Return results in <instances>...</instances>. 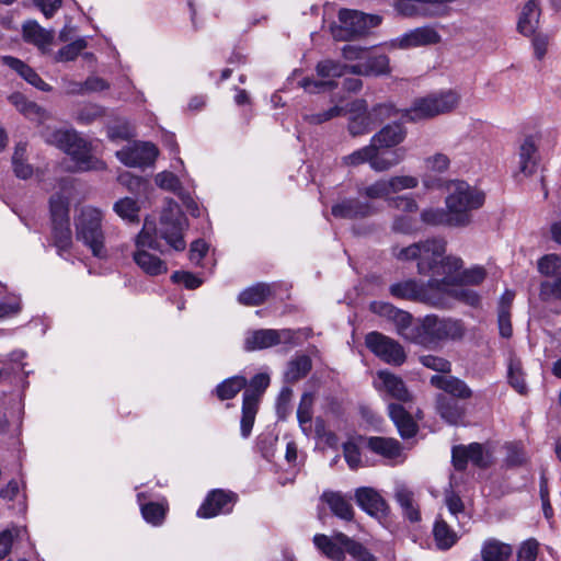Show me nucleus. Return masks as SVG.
I'll return each instance as SVG.
<instances>
[{"label": "nucleus", "mask_w": 561, "mask_h": 561, "mask_svg": "<svg viewBox=\"0 0 561 561\" xmlns=\"http://www.w3.org/2000/svg\"><path fill=\"white\" fill-rule=\"evenodd\" d=\"M447 241L433 237L412 243L405 248L396 247L392 254L400 261H417V273L430 276L428 286L437 293H447L457 280V272L463 261L456 255H445Z\"/></svg>", "instance_id": "nucleus-1"}, {"label": "nucleus", "mask_w": 561, "mask_h": 561, "mask_svg": "<svg viewBox=\"0 0 561 561\" xmlns=\"http://www.w3.org/2000/svg\"><path fill=\"white\" fill-rule=\"evenodd\" d=\"M103 220L104 213L91 205L83 206L75 220L77 239L100 259L107 255Z\"/></svg>", "instance_id": "nucleus-2"}, {"label": "nucleus", "mask_w": 561, "mask_h": 561, "mask_svg": "<svg viewBox=\"0 0 561 561\" xmlns=\"http://www.w3.org/2000/svg\"><path fill=\"white\" fill-rule=\"evenodd\" d=\"M484 203V194L471 187L463 181H456L449 185V194L446 197V207L451 215L455 227H462L470 222V211L481 207Z\"/></svg>", "instance_id": "nucleus-3"}, {"label": "nucleus", "mask_w": 561, "mask_h": 561, "mask_svg": "<svg viewBox=\"0 0 561 561\" xmlns=\"http://www.w3.org/2000/svg\"><path fill=\"white\" fill-rule=\"evenodd\" d=\"M460 101V95L454 90H446L416 99L407 111L411 121L432 118L455 110Z\"/></svg>", "instance_id": "nucleus-4"}, {"label": "nucleus", "mask_w": 561, "mask_h": 561, "mask_svg": "<svg viewBox=\"0 0 561 561\" xmlns=\"http://www.w3.org/2000/svg\"><path fill=\"white\" fill-rule=\"evenodd\" d=\"M339 22L340 25L331 28L332 36L336 41H348L379 25L381 18L365 14L357 10L341 9L339 12Z\"/></svg>", "instance_id": "nucleus-5"}, {"label": "nucleus", "mask_w": 561, "mask_h": 561, "mask_svg": "<svg viewBox=\"0 0 561 561\" xmlns=\"http://www.w3.org/2000/svg\"><path fill=\"white\" fill-rule=\"evenodd\" d=\"M308 336L309 333L305 330L260 329L250 333L245 340V345L250 351L271 348L280 343L297 346L301 340H306Z\"/></svg>", "instance_id": "nucleus-6"}, {"label": "nucleus", "mask_w": 561, "mask_h": 561, "mask_svg": "<svg viewBox=\"0 0 561 561\" xmlns=\"http://www.w3.org/2000/svg\"><path fill=\"white\" fill-rule=\"evenodd\" d=\"M348 67L350 66L342 65L331 59L319 61L316 66V72L319 79L306 77L299 81V85L309 93L334 90L337 88V82L334 79L348 72Z\"/></svg>", "instance_id": "nucleus-7"}, {"label": "nucleus", "mask_w": 561, "mask_h": 561, "mask_svg": "<svg viewBox=\"0 0 561 561\" xmlns=\"http://www.w3.org/2000/svg\"><path fill=\"white\" fill-rule=\"evenodd\" d=\"M186 227V217L178 205H169L160 218V226L157 233L164 239L167 243L176 251L185 249L183 231Z\"/></svg>", "instance_id": "nucleus-8"}, {"label": "nucleus", "mask_w": 561, "mask_h": 561, "mask_svg": "<svg viewBox=\"0 0 561 561\" xmlns=\"http://www.w3.org/2000/svg\"><path fill=\"white\" fill-rule=\"evenodd\" d=\"M391 296L398 299L424 302L434 307L443 305L442 298L437 295L435 287L426 283H420L415 279H407L392 284L389 288Z\"/></svg>", "instance_id": "nucleus-9"}, {"label": "nucleus", "mask_w": 561, "mask_h": 561, "mask_svg": "<svg viewBox=\"0 0 561 561\" xmlns=\"http://www.w3.org/2000/svg\"><path fill=\"white\" fill-rule=\"evenodd\" d=\"M421 329L432 339H461L465 334V325L457 319H440L436 316H426L421 324Z\"/></svg>", "instance_id": "nucleus-10"}, {"label": "nucleus", "mask_w": 561, "mask_h": 561, "mask_svg": "<svg viewBox=\"0 0 561 561\" xmlns=\"http://www.w3.org/2000/svg\"><path fill=\"white\" fill-rule=\"evenodd\" d=\"M158 148L151 142H136L116 151L117 159L130 168L151 165L158 157Z\"/></svg>", "instance_id": "nucleus-11"}, {"label": "nucleus", "mask_w": 561, "mask_h": 561, "mask_svg": "<svg viewBox=\"0 0 561 561\" xmlns=\"http://www.w3.org/2000/svg\"><path fill=\"white\" fill-rule=\"evenodd\" d=\"M237 501V494L231 491L216 489L208 493L197 511L201 518H211L232 511Z\"/></svg>", "instance_id": "nucleus-12"}, {"label": "nucleus", "mask_w": 561, "mask_h": 561, "mask_svg": "<svg viewBox=\"0 0 561 561\" xmlns=\"http://www.w3.org/2000/svg\"><path fill=\"white\" fill-rule=\"evenodd\" d=\"M64 151L76 162L78 171L103 170L105 163L91 154V146L79 134Z\"/></svg>", "instance_id": "nucleus-13"}, {"label": "nucleus", "mask_w": 561, "mask_h": 561, "mask_svg": "<svg viewBox=\"0 0 561 561\" xmlns=\"http://www.w3.org/2000/svg\"><path fill=\"white\" fill-rule=\"evenodd\" d=\"M379 211L374 202L359 201L357 198H344L332 206L331 213L335 218L362 219Z\"/></svg>", "instance_id": "nucleus-14"}, {"label": "nucleus", "mask_w": 561, "mask_h": 561, "mask_svg": "<svg viewBox=\"0 0 561 561\" xmlns=\"http://www.w3.org/2000/svg\"><path fill=\"white\" fill-rule=\"evenodd\" d=\"M364 444L371 453L380 456L390 463H398L403 461L402 446L394 438L370 436L364 438Z\"/></svg>", "instance_id": "nucleus-15"}, {"label": "nucleus", "mask_w": 561, "mask_h": 561, "mask_svg": "<svg viewBox=\"0 0 561 561\" xmlns=\"http://www.w3.org/2000/svg\"><path fill=\"white\" fill-rule=\"evenodd\" d=\"M242 400V415L240 420V434L243 438L251 435L259 404L263 397L262 391L245 386Z\"/></svg>", "instance_id": "nucleus-16"}, {"label": "nucleus", "mask_w": 561, "mask_h": 561, "mask_svg": "<svg viewBox=\"0 0 561 561\" xmlns=\"http://www.w3.org/2000/svg\"><path fill=\"white\" fill-rule=\"evenodd\" d=\"M357 505L370 516L382 519L388 514V505L382 496L373 488L360 486L355 490Z\"/></svg>", "instance_id": "nucleus-17"}, {"label": "nucleus", "mask_w": 561, "mask_h": 561, "mask_svg": "<svg viewBox=\"0 0 561 561\" xmlns=\"http://www.w3.org/2000/svg\"><path fill=\"white\" fill-rule=\"evenodd\" d=\"M374 382L377 390L383 391L387 396L398 401L410 402L412 400V394L403 380L387 370L378 371Z\"/></svg>", "instance_id": "nucleus-18"}, {"label": "nucleus", "mask_w": 561, "mask_h": 561, "mask_svg": "<svg viewBox=\"0 0 561 561\" xmlns=\"http://www.w3.org/2000/svg\"><path fill=\"white\" fill-rule=\"evenodd\" d=\"M342 537H347L343 533H336L329 537L323 534H317L313 537V543L327 558L333 561H342L347 552L348 542Z\"/></svg>", "instance_id": "nucleus-19"}, {"label": "nucleus", "mask_w": 561, "mask_h": 561, "mask_svg": "<svg viewBox=\"0 0 561 561\" xmlns=\"http://www.w3.org/2000/svg\"><path fill=\"white\" fill-rule=\"evenodd\" d=\"M150 499L151 497L145 492L137 494V502L140 506L144 519L148 524L157 527L163 524L169 506L165 499H161L157 502Z\"/></svg>", "instance_id": "nucleus-20"}, {"label": "nucleus", "mask_w": 561, "mask_h": 561, "mask_svg": "<svg viewBox=\"0 0 561 561\" xmlns=\"http://www.w3.org/2000/svg\"><path fill=\"white\" fill-rule=\"evenodd\" d=\"M440 42V35L432 26H422L411 30L398 38L399 47L411 48L434 45Z\"/></svg>", "instance_id": "nucleus-21"}, {"label": "nucleus", "mask_w": 561, "mask_h": 561, "mask_svg": "<svg viewBox=\"0 0 561 561\" xmlns=\"http://www.w3.org/2000/svg\"><path fill=\"white\" fill-rule=\"evenodd\" d=\"M541 9L538 0H528L522 8L518 21L517 31L524 36L535 35L539 27Z\"/></svg>", "instance_id": "nucleus-22"}, {"label": "nucleus", "mask_w": 561, "mask_h": 561, "mask_svg": "<svg viewBox=\"0 0 561 561\" xmlns=\"http://www.w3.org/2000/svg\"><path fill=\"white\" fill-rule=\"evenodd\" d=\"M348 72L359 76H379L389 72V59L386 55H365L362 61L351 65Z\"/></svg>", "instance_id": "nucleus-23"}, {"label": "nucleus", "mask_w": 561, "mask_h": 561, "mask_svg": "<svg viewBox=\"0 0 561 561\" xmlns=\"http://www.w3.org/2000/svg\"><path fill=\"white\" fill-rule=\"evenodd\" d=\"M405 158V149L397 148L394 150H386L374 146V153L370 159V168L376 172H385L398 165Z\"/></svg>", "instance_id": "nucleus-24"}, {"label": "nucleus", "mask_w": 561, "mask_h": 561, "mask_svg": "<svg viewBox=\"0 0 561 561\" xmlns=\"http://www.w3.org/2000/svg\"><path fill=\"white\" fill-rule=\"evenodd\" d=\"M436 411L448 424L459 425L463 421L466 410L456 399L438 394L436 398Z\"/></svg>", "instance_id": "nucleus-25"}, {"label": "nucleus", "mask_w": 561, "mask_h": 561, "mask_svg": "<svg viewBox=\"0 0 561 561\" xmlns=\"http://www.w3.org/2000/svg\"><path fill=\"white\" fill-rule=\"evenodd\" d=\"M371 312L393 321L399 331L407 330L412 322V317L409 312L396 308L393 305L385 301H373L369 306Z\"/></svg>", "instance_id": "nucleus-26"}, {"label": "nucleus", "mask_w": 561, "mask_h": 561, "mask_svg": "<svg viewBox=\"0 0 561 561\" xmlns=\"http://www.w3.org/2000/svg\"><path fill=\"white\" fill-rule=\"evenodd\" d=\"M431 385L460 399H468L472 394L465 381L450 375H434L431 377Z\"/></svg>", "instance_id": "nucleus-27"}, {"label": "nucleus", "mask_w": 561, "mask_h": 561, "mask_svg": "<svg viewBox=\"0 0 561 561\" xmlns=\"http://www.w3.org/2000/svg\"><path fill=\"white\" fill-rule=\"evenodd\" d=\"M10 103L25 117L43 123L51 118V115L35 102H32L20 92L12 93L9 96Z\"/></svg>", "instance_id": "nucleus-28"}, {"label": "nucleus", "mask_w": 561, "mask_h": 561, "mask_svg": "<svg viewBox=\"0 0 561 561\" xmlns=\"http://www.w3.org/2000/svg\"><path fill=\"white\" fill-rule=\"evenodd\" d=\"M405 135L407 133L402 125H386L371 137L370 142L373 146L388 149L401 144L404 140Z\"/></svg>", "instance_id": "nucleus-29"}, {"label": "nucleus", "mask_w": 561, "mask_h": 561, "mask_svg": "<svg viewBox=\"0 0 561 561\" xmlns=\"http://www.w3.org/2000/svg\"><path fill=\"white\" fill-rule=\"evenodd\" d=\"M388 410L389 415L402 438H410L415 435L417 425L402 405L390 403Z\"/></svg>", "instance_id": "nucleus-30"}, {"label": "nucleus", "mask_w": 561, "mask_h": 561, "mask_svg": "<svg viewBox=\"0 0 561 561\" xmlns=\"http://www.w3.org/2000/svg\"><path fill=\"white\" fill-rule=\"evenodd\" d=\"M3 62L11 69L15 70L25 81L38 90L44 92L51 91V85L46 83L34 69L24 64L22 60L12 56H5L3 57Z\"/></svg>", "instance_id": "nucleus-31"}, {"label": "nucleus", "mask_w": 561, "mask_h": 561, "mask_svg": "<svg viewBox=\"0 0 561 561\" xmlns=\"http://www.w3.org/2000/svg\"><path fill=\"white\" fill-rule=\"evenodd\" d=\"M482 561H508L513 556V547L496 538H488L480 550Z\"/></svg>", "instance_id": "nucleus-32"}, {"label": "nucleus", "mask_w": 561, "mask_h": 561, "mask_svg": "<svg viewBox=\"0 0 561 561\" xmlns=\"http://www.w3.org/2000/svg\"><path fill=\"white\" fill-rule=\"evenodd\" d=\"M433 536L436 547L440 550L450 549L460 538V535L440 516L434 523Z\"/></svg>", "instance_id": "nucleus-33"}, {"label": "nucleus", "mask_w": 561, "mask_h": 561, "mask_svg": "<svg viewBox=\"0 0 561 561\" xmlns=\"http://www.w3.org/2000/svg\"><path fill=\"white\" fill-rule=\"evenodd\" d=\"M23 38L41 49L49 46L54 39V31L42 27L36 21H27L23 24Z\"/></svg>", "instance_id": "nucleus-34"}, {"label": "nucleus", "mask_w": 561, "mask_h": 561, "mask_svg": "<svg viewBox=\"0 0 561 561\" xmlns=\"http://www.w3.org/2000/svg\"><path fill=\"white\" fill-rule=\"evenodd\" d=\"M135 263L148 275L157 276L167 273V264L158 256L146 250H137L134 253Z\"/></svg>", "instance_id": "nucleus-35"}, {"label": "nucleus", "mask_w": 561, "mask_h": 561, "mask_svg": "<svg viewBox=\"0 0 561 561\" xmlns=\"http://www.w3.org/2000/svg\"><path fill=\"white\" fill-rule=\"evenodd\" d=\"M322 500L339 518L344 520L353 519L354 511L352 504L340 492H324Z\"/></svg>", "instance_id": "nucleus-36"}, {"label": "nucleus", "mask_w": 561, "mask_h": 561, "mask_svg": "<svg viewBox=\"0 0 561 561\" xmlns=\"http://www.w3.org/2000/svg\"><path fill=\"white\" fill-rule=\"evenodd\" d=\"M271 286L265 283H257L242 290L238 296V301L244 306H260L271 295Z\"/></svg>", "instance_id": "nucleus-37"}, {"label": "nucleus", "mask_w": 561, "mask_h": 561, "mask_svg": "<svg viewBox=\"0 0 561 561\" xmlns=\"http://www.w3.org/2000/svg\"><path fill=\"white\" fill-rule=\"evenodd\" d=\"M247 386V378L241 375L225 379L214 389L213 393L220 400L234 398Z\"/></svg>", "instance_id": "nucleus-38"}, {"label": "nucleus", "mask_w": 561, "mask_h": 561, "mask_svg": "<svg viewBox=\"0 0 561 561\" xmlns=\"http://www.w3.org/2000/svg\"><path fill=\"white\" fill-rule=\"evenodd\" d=\"M41 135L45 142L65 151L71 145L70 142L76 139L78 133L75 129H51L46 127L41 131Z\"/></svg>", "instance_id": "nucleus-39"}, {"label": "nucleus", "mask_w": 561, "mask_h": 561, "mask_svg": "<svg viewBox=\"0 0 561 561\" xmlns=\"http://www.w3.org/2000/svg\"><path fill=\"white\" fill-rule=\"evenodd\" d=\"M537 147L531 138H526L519 147V170L524 174H531L536 167Z\"/></svg>", "instance_id": "nucleus-40"}, {"label": "nucleus", "mask_w": 561, "mask_h": 561, "mask_svg": "<svg viewBox=\"0 0 561 561\" xmlns=\"http://www.w3.org/2000/svg\"><path fill=\"white\" fill-rule=\"evenodd\" d=\"M358 194L368 198V202H373L374 199H385L388 204L389 198L392 197L388 179H379L374 183L359 188Z\"/></svg>", "instance_id": "nucleus-41"}, {"label": "nucleus", "mask_w": 561, "mask_h": 561, "mask_svg": "<svg viewBox=\"0 0 561 561\" xmlns=\"http://www.w3.org/2000/svg\"><path fill=\"white\" fill-rule=\"evenodd\" d=\"M312 405H313V394L310 392H306L302 394L300 399V403L297 410V419L301 431L309 435L311 432L312 425Z\"/></svg>", "instance_id": "nucleus-42"}, {"label": "nucleus", "mask_w": 561, "mask_h": 561, "mask_svg": "<svg viewBox=\"0 0 561 561\" xmlns=\"http://www.w3.org/2000/svg\"><path fill=\"white\" fill-rule=\"evenodd\" d=\"M445 504L451 517L456 519L460 527H465L469 523V516L465 511V505L459 495L448 492L445 495Z\"/></svg>", "instance_id": "nucleus-43"}, {"label": "nucleus", "mask_w": 561, "mask_h": 561, "mask_svg": "<svg viewBox=\"0 0 561 561\" xmlns=\"http://www.w3.org/2000/svg\"><path fill=\"white\" fill-rule=\"evenodd\" d=\"M365 345L369 351H401L394 340L377 331L369 332L366 335Z\"/></svg>", "instance_id": "nucleus-44"}, {"label": "nucleus", "mask_w": 561, "mask_h": 561, "mask_svg": "<svg viewBox=\"0 0 561 561\" xmlns=\"http://www.w3.org/2000/svg\"><path fill=\"white\" fill-rule=\"evenodd\" d=\"M25 144H18L12 156V164L15 175L23 180L31 178L33 174L32 165L25 162Z\"/></svg>", "instance_id": "nucleus-45"}, {"label": "nucleus", "mask_w": 561, "mask_h": 561, "mask_svg": "<svg viewBox=\"0 0 561 561\" xmlns=\"http://www.w3.org/2000/svg\"><path fill=\"white\" fill-rule=\"evenodd\" d=\"M113 210L124 220H128L130 222L139 221V206L138 203L130 198L124 197L117 201Z\"/></svg>", "instance_id": "nucleus-46"}, {"label": "nucleus", "mask_w": 561, "mask_h": 561, "mask_svg": "<svg viewBox=\"0 0 561 561\" xmlns=\"http://www.w3.org/2000/svg\"><path fill=\"white\" fill-rule=\"evenodd\" d=\"M310 369H311V360H310L309 356H307V355L298 356L295 360L289 363V365L285 371V380L287 382H294V381L305 377Z\"/></svg>", "instance_id": "nucleus-47"}, {"label": "nucleus", "mask_w": 561, "mask_h": 561, "mask_svg": "<svg viewBox=\"0 0 561 561\" xmlns=\"http://www.w3.org/2000/svg\"><path fill=\"white\" fill-rule=\"evenodd\" d=\"M51 222L69 221V198L57 193L49 199Z\"/></svg>", "instance_id": "nucleus-48"}, {"label": "nucleus", "mask_w": 561, "mask_h": 561, "mask_svg": "<svg viewBox=\"0 0 561 561\" xmlns=\"http://www.w3.org/2000/svg\"><path fill=\"white\" fill-rule=\"evenodd\" d=\"M421 219L426 225L431 226H450L455 227V222L451 220V215L449 210H444L442 208H430L424 209L421 213Z\"/></svg>", "instance_id": "nucleus-49"}, {"label": "nucleus", "mask_w": 561, "mask_h": 561, "mask_svg": "<svg viewBox=\"0 0 561 561\" xmlns=\"http://www.w3.org/2000/svg\"><path fill=\"white\" fill-rule=\"evenodd\" d=\"M87 46H88L87 41L83 37H80V38L71 42L70 44L61 47L57 51V54L55 56V60L58 62L72 61L81 54V51Z\"/></svg>", "instance_id": "nucleus-50"}, {"label": "nucleus", "mask_w": 561, "mask_h": 561, "mask_svg": "<svg viewBox=\"0 0 561 561\" xmlns=\"http://www.w3.org/2000/svg\"><path fill=\"white\" fill-rule=\"evenodd\" d=\"M53 237L59 250H67L72 242L70 222H53Z\"/></svg>", "instance_id": "nucleus-51"}, {"label": "nucleus", "mask_w": 561, "mask_h": 561, "mask_svg": "<svg viewBox=\"0 0 561 561\" xmlns=\"http://www.w3.org/2000/svg\"><path fill=\"white\" fill-rule=\"evenodd\" d=\"M373 153L374 146L371 142H369V145L359 148L347 156H344L342 158V163L346 167H357L364 163H368L370 165V159Z\"/></svg>", "instance_id": "nucleus-52"}, {"label": "nucleus", "mask_w": 561, "mask_h": 561, "mask_svg": "<svg viewBox=\"0 0 561 561\" xmlns=\"http://www.w3.org/2000/svg\"><path fill=\"white\" fill-rule=\"evenodd\" d=\"M507 378L510 385L520 394H525L527 392V386L524 380V375L522 371L520 363L511 359L508 364Z\"/></svg>", "instance_id": "nucleus-53"}, {"label": "nucleus", "mask_w": 561, "mask_h": 561, "mask_svg": "<svg viewBox=\"0 0 561 561\" xmlns=\"http://www.w3.org/2000/svg\"><path fill=\"white\" fill-rule=\"evenodd\" d=\"M104 115L103 107L96 104H87L76 114L75 119L82 125H89Z\"/></svg>", "instance_id": "nucleus-54"}, {"label": "nucleus", "mask_w": 561, "mask_h": 561, "mask_svg": "<svg viewBox=\"0 0 561 561\" xmlns=\"http://www.w3.org/2000/svg\"><path fill=\"white\" fill-rule=\"evenodd\" d=\"M505 449H506L505 462L508 467L520 466L527 460V454L522 444L507 443L505 445Z\"/></svg>", "instance_id": "nucleus-55"}, {"label": "nucleus", "mask_w": 561, "mask_h": 561, "mask_svg": "<svg viewBox=\"0 0 561 561\" xmlns=\"http://www.w3.org/2000/svg\"><path fill=\"white\" fill-rule=\"evenodd\" d=\"M342 539L348 542L347 553L355 561H377V558L360 542H357L350 537H342Z\"/></svg>", "instance_id": "nucleus-56"}, {"label": "nucleus", "mask_w": 561, "mask_h": 561, "mask_svg": "<svg viewBox=\"0 0 561 561\" xmlns=\"http://www.w3.org/2000/svg\"><path fill=\"white\" fill-rule=\"evenodd\" d=\"M485 271L483 267H472L466 271H458L457 277L458 280L454 286L460 285V284H469V285H479L481 284L485 278Z\"/></svg>", "instance_id": "nucleus-57"}, {"label": "nucleus", "mask_w": 561, "mask_h": 561, "mask_svg": "<svg viewBox=\"0 0 561 561\" xmlns=\"http://www.w3.org/2000/svg\"><path fill=\"white\" fill-rule=\"evenodd\" d=\"M370 130V115H353L350 117L348 131L353 137L362 136Z\"/></svg>", "instance_id": "nucleus-58"}, {"label": "nucleus", "mask_w": 561, "mask_h": 561, "mask_svg": "<svg viewBox=\"0 0 561 561\" xmlns=\"http://www.w3.org/2000/svg\"><path fill=\"white\" fill-rule=\"evenodd\" d=\"M540 298L543 301L553 299L561 300V276L552 280H547L540 285Z\"/></svg>", "instance_id": "nucleus-59"}, {"label": "nucleus", "mask_w": 561, "mask_h": 561, "mask_svg": "<svg viewBox=\"0 0 561 561\" xmlns=\"http://www.w3.org/2000/svg\"><path fill=\"white\" fill-rule=\"evenodd\" d=\"M391 194L399 193L403 190L415 188L419 180L412 175H394L388 178Z\"/></svg>", "instance_id": "nucleus-60"}, {"label": "nucleus", "mask_w": 561, "mask_h": 561, "mask_svg": "<svg viewBox=\"0 0 561 561\" xmlns=\"http://www.w3.org/2000/svg\"><path fill=\"white\" fill-rule=\"evenodd\" d=\"M344 113H345L344 107L334 105L331 108L323 111L321 113L305 115V119L310 124L318 125V124L328 122L334 117L342 116V115H344Z\"/></svg>", "instance_id": "nucleus-61"}, {"label": "nucleus", "mask_w": 561, "mask_h": 561, "mask_svg": "<svg viewBox=\"0 0 561 561\" xmlns=\"http://www.w3.org/2000/svg\"><path fill=\"white\" fill-rule=\"evenodd\" d=\"M388 206L408 214L415 213L419 209L416 201L407 195L392 196L389 198Z\"/></svg>", "instance_id": "nucleus-62"}, {"label": "nucleus", "mask_w": 561, "mask_h": 561, "mask_svg": "<svg viewBox=\"0 0 561 561\" xmlns=\"http://www.w3.org/2000/svg\"><path fill=\"white\" fill-rule=\"evenodd\" d=\"M154 182L162 190L171 192H178L181 190V182L179 178L170 171L158 173L154 178Z\"/></svg>", "instance_id": "nucleus-63"}, {"label": "nucleus", "mask_w": 561, "mask_h": 561, "mask_svg": "<svg viewBox=\"0 0 561 561\" xmlns=\"http://www.w3.org/2000/svg\"><path fill=\"white\" fill-rule=\"evenodd\" d=\"M561 267V260L557 254H547L538 261V271L546 275H553Z\"/></svg>", "instance_id": "nucleus-64"}]
</instances>
